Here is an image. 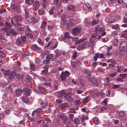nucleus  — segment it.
I'll list each match as a JSON object with an SVG mask.
<instances>
[{"label": "nucleus", "mask_w": 127, "mask_h": 127, "mask_svg": "<svg viewBox=\"0 0 127 127\" xmlns=\"http://www.w3.org/2000/svg\"><path fill=\"white\" fill-rule=\"evenodd\" d=\"M14 19L16 21V24L13 22L12 18L11 19V21L12 26L16 27L17 29L18 30L21 31H24V28L23 27H21V24L19 23V22L21 20V19L20 18H18V16H16L14 17Z\"/></svg>", "instance_id": "1"}, {"label": "nucleus", "mask_w": 127, "mask_h": 127, "mask_svg": "<svg viewBox=\"0 0 127 127\" xmlns=\"http://www.w3.org/2000/svg\"><path fill=\"white\" fill-rule=\"evenodd\" d=\"M67 95L66 94H65L64 93V95L65 97L66 98L67 100H69V99H71L70 95H73L74 94L75 91L73 89H69L67 90Z\"/></svg>", "instance_id": "2"}, {"label": "nucleus", "mask_w": 127, "mask_h": 127, "mask_svg": "<svg viewBox=\"0 0 127 127\" xmlns=\"http://www.w3.org/2000/svg\"><path fill=\"white\" fill-rule=\"evenodd\" d=\"M53 55L52 54H50L47 55L46 57L47 60H45L43 61L42 63L46 64H48L50 63L51 59L53 57Z\"/></svg>", "instance_id": "3"}, {"label": "nucleus", "mask_w": 127, "mask_h": 127, "mask_svg": "<svg viewBox=\"0 0 127 127\" xmlns=\"http://www.w3.org/2000/svg\"><path fill=\"white\" fill-rule=\"evenodd\" d=\"M81 29L80 27H74L72 30V32L74 35L76 36L78 33H80Z\"/></svg>", "instance_id": "4"}, {"label": "nucleus", "mask_w": 127, "mask_h": 127, "mask_svg": "<svg viewBox=\"0 0 127 127\" xmlns=\"http://www.w3.org/2000/svg\"><path fill=\"white\" fill-rule=\"evenodd\" d=\"M79 38L77 37H76L72 39V40L74 42L77 41L75 43L76 44H80L83 41H86V38L81 39L78 40Z\"/></svg>", "instance_id": "5"}, {"label": "nucleus", "mask_w": 127, "mask_h": 127, "mask_svg": "<svg viewBox=\"0 0 127 127\" xmlns=\"http://www.w3.org/2000/svg\"><path fill=\"white\" fill-rule=\"evenodd\" d=\"M23 90L24 91V95L26 96H29L32 92L31 90L29 89L24 88Z\"/></svg>", "instance_id": "6"}, {"label": "nucleus", "mask_w": 127, "mask_h": 127, "mask_svg": "<svg viewBox=\"0 0 127 127\" xmlns=\"http://www.w3.org/2000/svg\"><path fill=\"white\" fill-rule=\"evenodd\" d=\"M120 46V50L123 49H126L127 43L125 42H122L121 43Z\"/></svg>", "instance_id": "7"}, {"label": "nucleus", "mask_w": 127, "mask_h": 127, "mask_svg": "<svg viewBox=\"0 0 127 127\" xmlns=\"http://www.w3.org/2000/svg\"><path fill=\"white\" fill-rule=\"evenodd\" d=\"M95 40L93 38H91L88 42V46L92 47L94 45Z\"/></svg>", "instance_id": "8"}, {"label": "nucleus", "mask_w": 127, "mask_h": 127, "mask_svg": "<svg viewBox=\"0 0 127 127\" xmlns=\"http://www.w3.org/2000/svg\"><path fill=\"white\" fill-rule=\"evenodd\" d=\"M89 80L93 85L95 86L97 85V82L95 79L93 78H91Z\"/></svg>", "instance_id": "9"}, {"label": "nucleus", "mask_w": 127, "mask_h": 127, "mask_svg": "<svg viewBox=\"0 0 127 127\" xmlns=\"http://www.w3.org/2000/svg\"><path fill=\"white\" fill-rule=\"evenodd\" d=\"M116 19L115 16H110L108 18V23H113L114 22Z\"/></svg>", "instance_id": "10"}, {"label": "nucleus", "mask_w": 127, "mask_h": 127, "mask_svg": "<svg viewBox=\"0 0 127 127\" xmlns=\"http://www.w3.org/2000/svg\"><path fill=\"white\" fill-rule=\"evenodd\" d=\"M73 24H74L71 22L67 23L66 26L67 30L68 31L70 30Z\"/></svg>", "instance_id": "11"}, {"label": "nucleus", "mask_w": 127, "mask_h": 127, "mask_svg": "<svg viewBox=\"0 0 127 127\" xmlns=\"http://www.w3.org/2000/svg\"><path fill=\"white\" fill-rule=\"evenodd\" d=\"M38 90L40 93L43 94H45L47 93V91L43 88L40 87L38 88Z\"/></svg>", "instance_id": "12"}, {"label": "nucleus", "mask_w": 127, "mask_h": 127, "mask_svg": "<svg viewBox=\"0 0 127 127\" xmlns=\"http://www.w3.org/2000/svg\"><path fill=\"white\" fill-rule=\"evenodd\" d=\"M16 43L17 45L22 46L24 44L23 42L19 38L17 39L16 41Z\"/></svg>", "instance_id": "13"}, {"label": "nucleus", "mask_w": 127, "mask_h": 127, "mask_svg": "<svg viewBox=\"0 0 127 127\" xmlns=\"http://www.w3.org/2000/svg\"><path fill=\"white\" fill-rule=\"evenodd\" d=\"M22 90L21 89H19L16 91V95L17 97H19L20 95L22 92Z\"/></svg>", "instance_id": "14"}, {"label": "nucleus", "mask_w": 127, "mask_h": 127, "mask_svg": "<svg viewBox=\"0 0 127 127\" xmlns=\"http://www.w3.org/2000/svg\"><path fill=\"white\" fill-rule=\"evenodd\" d=\"M15 76L16 77V78L18 79H19L21 81L23 80V76L22 75L19 74H15Z\"/></svg>", "instance_id": "15"}, {"label": "nucleus", "mask_w": 127, "mask_h": 127, "mask_svg": "<svg viewBox=\"0 0 127 127\" xmlns=\"http://www.w3.org/2000/svg\"><path fill=\"white\" fill-rule=\"evenodd\" d=\"M41 109L38 108L37 110H34L32 114V117H33L34 116V115H36V116H37V114H38L41 111L40 110Z\"/></svg>", "instance_id": "16"}, {"label": "nucleus", "mask_w": 127, "mask_h": 127, "mask_svg": "<svg viewBox=\"0 0 127 127\" xmlns=\"http://www.w3.org/2000/svg\"><path fill=\"white\" fill-rule=\"evenodd\" d=\"M89 97L87 96L86 97L83 98L82 99V102L84 105H85L89 101Z\"/></svg>", "instance_id": "17"}, {"label": "nucleus", "mask_w": 127, "mask_h": 127, "mask_svg": "<svg viewBox=\"0 0 127 127\" xmlns=\"http://www.w3.org/2000/svg\"><path fill=\"white\" fill-rule=\"evenodd\" d=\"M22 99L23 101L25 102L28 103L29 102L28 97L26 96H23L22 97Z\"/></svg>", "instance_id": "18"}, {"label": "nucleus", "mask_w": 127, "mask_h": 127, "mask_svg": "<svg viewBox=\"0 0 127 127\" xmlns=\"http://www.w3.org/2000/svg\"><path fill=\"white\" fill-rule=\"evenodd\" d=\"M5 27L6 28L7 30L10 31V29L11 28V26L8 22H5Z\"/></svg>", "instance_id": "19"}, {"label": "nucleus", "mask_w": 127, "mask_h": 127, "mask_svg": "<svg viewBox=\"0 0 127 127\" xmlns=\"http://www.w3.org/2000/svg\"><path fill=\"white\" fill-rule=\"evenodd\" d=\"M33 5L35 9H37L39 6V2L38 1H36L34 3Z\"/></svg>", "instance_id": "20"}, {"label": "nucleus", "mask_w": 127, "mask_h": 127, "mask_svg": "<svg viewBox=\"0 0 127 127\" xmlns=\"http://www.w3.org/2000/svg\"><path fill=\"white\" fill-rule=\"evenodd\" d=\"M95 31L97 32H99V31H102L104 30V29L103 28L99 27H96Z\"/></svg>", "instance_id": "21"}, {"label": "nucleus", "mask_w": 127, "mask_h": 127, "mask_svg": "<svg viewBox=\"0 0 127 127\" xmlns=\"http://www.w3.org/2000/svg\"><path fill=\"white\" fill-rule=\"evenodd\" d=\"M68 10H74L75 9V7L73 5H69L67 7Z\"/></svg>", "instance_id": "22"}, {"label": "nucleus", "mask_w": 127, "mask_h": 127, "mask_svg": "<svg viewBox=\"0 0 127 127\" xmlns=\"http://www.w3.org/2000/svg\"><path fill=\"white\" fill-rule=\"evenodd\" d=\"M42 5L44 8H46L47 4H48V1L45 0H42Z\"/></svg>", "instance_id": "23"}, {"label": "nucleus", "mask_w": 127, "mask_h": 127, "mask_svg": "<svg viewBox=\"0 0 127 127\" xmlns=\"http://www.w3.org/2000/svg\"><path fill=\"white\" fill-rule=\"evenodd\" d=\"M31 48L32 50H37L39 49V47L36 44H34Z\"/></svg>", "instance_id": "24"}, {"label": "nucleus", "mask_w": 127, "mask_h": 127, "mask_svg": "<svg viewBox=\"0 0 127 127\" xmlns=\"http://www.w3.org/2000/svg\"><path fill=\"white\" fill-rule=\"evenodd\" d=\"M64 40H65L64 38L69 39L71 38V37L70 36L69 33L67 32H65L64 34Z\"/></svg>", "instance_id": "25"}, {"label": "nucleus", "mask_w": 127, "mask_h": 127, "mask_svg": "<svg viewBox=\"0 0 127 127\" xmlns=\"http://www.w3.org/2000/svg\"><path fill=\"white\" fill-rule=\"evenodd\" d=\"M99 23V21L97 19H94L93 20L92 22V25H94L97 24Z\"/></svg>", "instance_id": "26"}, {"label": "nucleus", "mask_w": 127, "mask_h": 127, "mask_svg": "<svg viewBox=\"0 0 127 127\" xmlns=\"http://www.w3.org/2000/svg\"><path fill=\"white\" fill-rule=\"evenodd\" d=\"M111 62L112 63H110L109 64V67H110L112 66H113V64L115 63V62L113 60L111 59L109 60L108 61V63Z\"/></svg>", "instance_id": "27"}, {"label": "nucleus", "mask_w": 127, "mask_h": 127, "mask_svg": "<svg viewBox=\"0 0 127 127\" xmlns=\"http://www.w3.org/2000/svg\"><path fill=\"white\" fill-rule=\"evenodd\" d=\"M34 2L33 0H26L25 2L27 4H32Z\"/></svg>", "instance_id": "28"}, {"label": "nucleus", "mask_w": 127, "mask_h": 127, "mask_svg": "<svg viewBox=\"0 0 127 127\" xmlns=\"http://www.w3.org/2000/svg\"><path fill=\"white\" fill-rule=\"evenodd\" d=\"M26 34L29 38H31V39H33V36L32 34L30 32H26Z\"/></svg>", "instance_id": "29"}, {"label": "nucleus", "mask_w": 127, "mask_h": 127, "mask_svg": "<svg viewBox=\"0 0 127 127\" xmlns=\"http://www.w3.org/2000/svg\"><path fill=\"white\" fill-rule=\"evenodd\" d=\"M10 33L14 35H17L18 34L17 32L15 30L13 29H11L10 31Z\"/></svg>", "instance_id": "30"}, {"label": "nucleus", "mask_w": 127, "mask_h": 127, "mask_svg": "<svg viewBox=\"0 0 127 127\" xmlns=\"http://www.w3.org/2000/svg\"><path fill=\"white\" fill-rule=\"evenodd\" d=\"M125 49H121L120 51L119 52V54L120 56H122V55H124L126 53Z\"/></svg>", "instance_id": "31"}, {"label": "nucleus", "mask_w": 127, "mask_h": 127, "mask_svg": "<svg viewBox=\"0 0 127 127\" xmlns=\"http://www.w3.org/2000/svg\"><path fill=\"white\" fill-rule=\"evenodd\" d=\"M116 68H117V70L118 72H121V69H123L124 68V67L123 66H116Z\"/></svg>", "instance_id": "32"}, {"label": "nucleus", "mask_w": 127, "mask_h": 127, "mask_svg": "<svg viewBox=\"0 0 127 127\" xmlns=\"http://www.w3.org/2000/svg\"><path fill=\"white\" fill-rule=\"evenodd\" d=\"M70 75V73L67 71H66L65 72H64V80L65 79V76H68Z\"/></svg>", "instance_id": "33"}, {"label": "nucleus", "mask_w": 127, "mask_h": 127, "mask_svg": "<svg viewBox=\"0 0 127 127\" xmlns=\"http://www.w3.org/2000/svg\"><path fill=\"white\" fill-rule=\"evenodd\" d=\"M46 23L44 21H43L42 22L41 25L40 26V28H44L46 25Z\"/></svg>", "instance_id": "34"}, {"label": "nucleus", "mask_w": 127, "mask_h": 127, "mask_svg": "<svg viewBox=\"0 0 127 127\" xmlns=\"http://www.w3.org/2000/svg\"><path fill=\"white\" fill-rule=\"evenodd\" d=\"M31 69L33 71L35 70L36 69V67L35 65L33 64H30Z\"/></svg>", "instance_id": "35"}, {"label": "nucleus", "mask_w": 127, "mask_h": 127, "mask_svg": "<svg viewBox=\"0 0 127 127\" xmlns=\"http://www.w3.org/2000/svg\"><path fill=\"white\" fill-rule=\"evenodd\" d=\"M32 79L31 77L29 75L27 76L26 79V81L27 82H29Z\"/></svg>", "instance_id": "36"}, {"label": "nucleus", "mask_w": 127, "mask_h": 127, "mask_svg": "<svg viewBox=\"0 0 127 127\" xmlns=\"http://www.w3.org/2000/svg\"><path fill=\"white\" fill-rule=\"evenodd\" d=\"M86 6L89 10L91 11L92 10V7L91 5L89 3H87L86 4Z\"/></svg>", "instance_id": "37"}, {"label": "nucleus", "mask_w": 127, "mask_h": 127, "mask_svg": "<svg viewBox=\"0 0 127 127\" xmlns=\"http://www.w3.org/2000/svg\"><path fill=\"white\" fill-rule=\"evenodd\" d=\"M20 40L22 42H23V43L24 44V42L26 40V38L25 36H22L21 37Z\"/></svg>", "instance_id": "38"}, {"label": "nucleus", "mask_w": 127, "mask_h": 127, "mask_svg": "<svg viewBox=\"0 0 127 127\" xmlns=\"http://www.w3.org/2000/svg\"><path fill=\"white\" fill-rule=\"evenodd\" d=\"M97 33H94L92 35V37L91 38H93L94 40H95L96 38H97Z\"/></svg>", "instance_id": "39"}, {"label": "nucleus", "mask_w": 127, "mask_h": 127, "mask_svg": "<svg viewBox=\"0 0 127 127\" xmlns=\"http://www.w3.org/2000/svg\"><path fill=\"white\" fill-rule=\"evenodd\" d=\"M84 48H85L83 44L79 45L77 48V49L81 50Z\"/></svg>", "instance_id": "40"}, {"label": "nucleus", "mask_w": 127, "mask_h": 127, "mask_svg": "<svg viewBox=\"0 0 127 127\" xmlns=\"http://www.w3.org/2000/svg\"><path fill=\"white\" fill-rule=\"evenodd\" d=\"M112 29H117L119 28V25L118 24L113 25L112 27Z\"/></svg>", "instance_id": "41"}, {"label": "nucleus", "mask_w": 127, "mask_h": 127, "mask_svg": "<svg viewBox=\"0 0 127 127\" xmlns=\"http://www.w3.org/2000/svg\"><path fill=\"white\" fill-rule=\"evenodd\" d=\"M38 12L39 15H43L44 14V10L43 9H40L38 10Z\"/></svg>", "instance_id": "42"}, {"label": "nucleus", "mask_w": 127, "mask_h": 127, "mask_svg": "<svg viewBox=\"0 0 127 127\" xmlns=\"http://www.w3.org/2000/svg\"><path fill=\"white\" fill-rule=\"evenodd\" d=\"M99 54H96L94 56V61H96L97 60V59L99 58Z\"/></svg>", "instance_id": "43"}, {"label": "nucleus", "mask_w": 127, "mask_h": 127, "mask_svg": "<svg viewBox=\"0 0 127 127\" xmlns=\"http://www.w3.org/2000/svg\"><path fill=\"white\" fill-rule=\"evenodd\" d=\"M10 71L9 70H7L5 71L4 72V74L6 76H8L10 73Z\"/></svg>", "instance_id": "44"}, {"label": "nucleus", "mask_w": 127, "mask_h": 127, "mask_svg": "<svg viewBox=\"0 0 127 127\" xmlns=\"http://www.w3.org/2000/svg\"><path fill=\"white\" fill-rule=\"evenodd\" d=\"M64 95V93L62 91H60L59 92V94L58 95V97H61Z\"/></svg>", "instance_id": "45"}, {"label": "nucleus", "mask_w": 127, "mask_h": 127, "mask_svg": "<svg viewBox=\"0 0 127 127\" xmlns=\"http://www.w3.org/2000/svg\"><path fill=\"white\" fill-rule=\"evenodd\" d=\"M127 75V73H124L123 74H120V76L124 79L126 77Z\"/></svg>", "instance_id": "46"}, {"label": "nucleus", "mask_w": 127, "mask_h": 127, "mask_svg": "<svg viewBox=\"0 0 127 127\" xmlns=\"http://www.w3.org/2000/svg\"><path fill=\"white\" fill-rule=\"evenodd\" d=\"M120 87V86L119 85L114 84L112 86V88L113 89H115L119 88Z\"/></svg>", "instance_id": "47"}, {"label": "nucleus", "mask_w": 127, "mask_h": 127, "mask_svg": "<svg viewBox=\"0 0 127 127\" xmlns=\"http://www.w3.org/2000/svg\"><path fill=\"white\" fill-rule=\"evenodd\" d=\"M125 115V113L122 111H120L119 114V116L120 117H123Z\"/></svg>", "instance_id": "48"}, {"label": "nucleus", "mask_w": 127, "mask_h": 127, "mask_svg": "<svg viewBox=\"0 0 127 127\" xmlns=\"http://www.w3.org/2000/svg\"><path fill=\"white\" fill-rule=\"evenodd\" d=\"M92 120L94 124L95 125H97L99 123V121L98 120Z\"/></svg>", "instance_id": "49"}, {"label": "nucleus", "mask_w": 127, "mask_h": 127, "mask_svg": "<svg viewBox=\"0 0 127 127\" xmlns=\"http://www.w3.org/2000/svg\"><path fill=\"white\" fill-rule=\"evenodd\" d=\"M84 23L87 25V26H88V25H89L90 24V20L87 19H85L84 21Z\"/></svg>", "instance_id": "50"}, {"label": "nucleus", "mask_w": 127, "mask_h": 127, "mask_svg": "<svg viewBox=\"0 0 127 127\" xmlns=\"http://www.w3.org/2000/svg\"><path fill=\"white\" fill-rule=\"evenodd\" d=\"M70 122V120H64V123L66 125L69 124Z\"/></svg>", "instance_id": "51"}, {"label": "nucleus", "mask_w": 127, "mask_h": 127, "mask_svg": "<svg viewBox=\"0 0 127 127\" xmlns=\"http://www.w3.org/2000/svg\"><path fill=\"white\" fill-rule=\"evenodd\" d=\"M99 58L101 59V58L105 59V55L101 53L99 54Z\"/></svg>", "instance_id": "52"}, {"label": "nucleus", "mask_w": 127, "mask_h": 127, "mask_svg": "<svg viewBox=\"0 0 127 127\" xmlns=\"http://www.w3.org/2000/svg\"><path fill=\"white\" fill-rule=\"evenodd\" d=\"M31 32V31L29 28V26H26V32Z\"/></svg>", "instance_id": "53"}, {"label": "nucleus", "mask_w": 127, "mask_h": 127, "mask_svg": "<svg viewBox=\"0 0 127 127\" xmlns=\"http://www.w3.org/2000/svg\"><path fill=\"white\" fill-rule=\"evenodd\" d=\"M24 118L26 119H31V117L27 114H25L24 116Z\"/></svg>", "instance_id": "54"}, {"label": "nucleus", "mask_w": 127, "mask_h": 127, "mask_svg": "<svg viewBox=\"0 0 127 127\" xmlns=\"http://www.w3.org/2000/svg\"><path fill=\"white\" fill-rule=\"evenodd\" d=\"M76 124H78L79 123L80 121L79 120H72Z\"/></svg>", "instance_id": "55"}, {"label": "nucleus", "mask_w": 127, "mask_h": 127, "mask_svg": "<svg viewBox=\"0 0 127 127\" xmlns=\"http://www.w3.org/2000/svg\"><path fill=\"white\" fill-rule=\"evenodd\" d=\"M117 73L116 72H114L112 73H111L109 74V76L111 77H114L117 74Z\"/></svg>", "instance_id": "56"}, {"label": "nucleus", "mask_w": 127, "mask_h": 127, "mask_svg": "<svg viewBox=\"0 0 127 127\" xmlns=\"http://www.w3.org/2000/svg\"><path fill=\"white\" fill-rule=\"evenodd\" d=\"M106 109V108L105 107H103L101 108L98 109V112H101L105 110Z\"/></svg>", "instance_id": "57"}, {"label": "nucleus", "mask_w": 127, "mask_h": 127, "mask_svg": "<svg viewBox=\"0 0 127 127\" xmlns=\"http://www.w3.org/2000/svg\"><path fill=\"white\" fill-rule=\"evenodd\" d=\"M48 73L47 70L44 69L41 71V73L45 75Z\"/></svg>", "instance_id": "58"}, {"label": "nucleus", "mask_w": 127, "mask_h": 127, "mask_svg": "<svg viewBox=\"0 0 127 127\" xmlns=\"http://www.w3.org/2000/svg\"><path fill=\"white\" fill-rule=\"evenodd\" d=\"M113 42L114 44L116 45L118 43V40L115 38H114L113 39Z\"/></svg>", "instance_id": "59"}, {"label": "nucleus", "mask_w": 127, "mask_h": 127, "mask_svg": "<svg viewBox=\"0 0 127 127\" xmlns=\"http://www.w3.org/2000/svg\"><path fill=\"white\" fill-rule=\"evenodd\" d=\"M58 0H54L53 5H54V6H56L58 5Z\"/></svg>", "instance_id": "60"}, {"label": "nucleus", "mask_w": 127, "mask_h": 127, "mask_svg": "<svg viewBox=\"0 0 127 127\" xmlns=\"http://www.w3.org/2000/svg\"><path fill=\"white\" fill-rule=\"evenodd\" d=\"M118 34V33L116 31H114L113 32H112L111 34L112 36H116Z\"/></svg>", "instance_id": "61"}, {"label": "nucleus", "mask_w": 127, "mask_h": 127, "mask_svg": "<svg viewBox=\"0 0 127 127\" xmlns=\"http://www.w3.org/2000/svg\"><path fill=\"white\" fill-rule=\"evenodd\" d=\"M31 22L33 23H35L37 22L34 18H32L31 19Z\"/></svg>", "instance_id": "62"}, {"label": "nucleus", "mask_w": 127, "mask_h": 127, "mask_svg": "<svg viewBox=\"0 0 127 127\" xmlns=\"http://www.w3.org/2000/svg\"><path fill=\"white\" fill-rule=\"evenodd\" d=\"M69 118L70 119H73L74 118V117L73 116V114H70L69 115Z\"/></svg>", "instance_id": "63"}, {"label": "nucleus", "mask_w": 127, "mask_h": 127, "mask_svg": "<svg viewBox=\"0 0 127 127\" xmlns=\"http://www.w3.org/2000/svg\"><path fill=\"white\" fill-rule=\"evenodd\" d=\"M123 21L124 23H127V18L125 17H124L123 19Z\"/></svg>", "instance_id": "64"}]
</instances>
